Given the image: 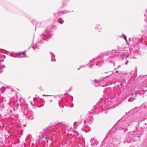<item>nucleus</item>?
<instances>
[{
    "label": "nucleus",
    "mask_w": 147,
    "mask_h": 147,
    "mask_svg": "<svg viewBox=\"0 0 147 147\" xmlns=\"http://www.w3.org/2000/svg\"><path fill=\"white\" fill-rule=\"evenodd\" d=\"M41 24V23H38L36 24V26H38V27L40 26V24Z\"/></svg>",
    "instance_id": "22"
},
{
    "label": "nucleus",
    "mask_w": 147,
    "mask_h": 147,
    "mask_svg": "<svg viewBox=\"0 0 147 147\" xmlns=\"http://www.w3.org/2000/svg\"><path fill=\"white\" fill-rule=\"evenodd\" d=\"M26 52V51H25L24 52H19L17 53V54L18 55V56H14L13 55H10L12 57L18 58H22L23 57H25V53Z\"/></svg>",
    "instance_id": "4"
},
{
    "label": "nucleus",
    "mask_w": 147,
    "mask_h": 147,
    "mask_svg": "<svg viewBox=\"0 0 147 147\" xmlns=\"http://www.w3.org/2000/svg\"><path fill=\"white\" fill-rule=\"evenodd\" d=\"M24 113V115L27 117L28 119L31 120L33 119V113L30 110H28V109H25Z\"/></svg>",
    "instance_id": "2"
},
{
    "label": "nucleus",
    "mask_w": 147,
    "mask_h": 147,
    "mask_svg": "<svg viewBox=\"0 0 147 147\" xmlns=\"http://www.w3.org/2000/svg\"><path fill=\"white\" fill-rule=\"evenodd\" d=\"M31 104L32 105H33V106H34V105L35 104V103H34V104H33V103H32V102H31Z\"/></svg>",
    "instance_id": "28"
},
{
    "label": "nucleus",
    "mask_w": 147,
    "mask_h": 147,
    "mask_svg": "<svg viewBox=\"0 0 147 147\" xmlns=\"http://www.w3.org/2000/svg\"><path fill=\"white\" fill-rule=\"evenodd\" d=\"M33 99L34 100H36V98H34Z\"/></svg>",
    "instance_id": "31"
},
{
    "label": "nucleus",
    "mask_w": 147,
    "mask_h": 147,
    "mask_svg": "<svg viewBox=\"0 0 147 147\" xmlns=\"http://www.w3.org/2000/svg\"><path fill=\"white\" fill-rule=\"evenodd\" d=\"M95 28L96 30L98 32L101 31L102 29V28L100 24H98L96 25V26L95 27Z\"/></svg>",
    "instance_id": "10"
},
{
    "label": "nucleus",
    "mask_w": 147,
    "mask_h": 147,
    "mask_svg": "<svg viewBox=\"0 0 147 147\" xmlns=\"http://www.w3.org/2000/svg\"><path fill=\"white\" fill-rule=\"evenodd\" d=\"M144 16H146V14H144Z\"/></svg>",
    "instance_id": "46"
},
{
    "label": "nucleus",
    "mask_w": 147,
    "mask_h": 147,
    "mask_svg": "<svg viewBox=\"0 0 147 147\" xmlns=\"http://www.w3.org/2000/svg\"><path fill=\"white\" fill-rule=\"evenodd\" d=\"M124 128V126H122L119 128V129H122Z\"/></svg>",
    "instance_id": "25"
},
{
    "label": "nucleus",
    "mask_w": 147,
    "mask_h": 147,
    "mask_svg": "<svg viewBox=\"0 0 147 147\" xmlns=\"http://www.w3.org/2000/svg\"><path fill=\"white\" fill-rule=\"evenodd\" d=\"M128 126V125H126V126Z\"/></svg>",
    "instance_id": "45"
},
{
    "label": "nucleus",
    "mask_w": 147,
    "mask_h": 147,
    "mask_svg": "<svg viewBox=\"0 0 147 147\" xmlns=\"http://www.w3.org/2000/svg\"><path fill=\"white\" fill-rule=\"evenodd\" d=\"M58 124L59 125L60 127L61 128H63L65 126V124H63V123H58Z\"/></svg>",
    "instance_id": "14"
},
{
    "label": "nucleus",
    "mask_w": 147,
    "mask_h": 147,
    "mask_svg": "<svg viewBox=\"0 0 147 147\" xmlns=\"http://www.w3.org/2000/svg\"><path fill=\"white\" fill-rule=\"evenodd\" d=\"M136 38H134L133 39V42H134L135 43H136L138 42L139 41H136Z\"/></svg>",
    "instance_id": "18"
},
{
    "label": "nucleus",
    "mask_w": 147,
    "mask_h": 147,
    "mask_svg": "<svg viewBox=\"0 0 147 147\" xmlns=\"http://www.w3.org/2000/svg\"><path fill=\"white\" fill-rule=\"evenodd\" d=\"M92 61V60H90V62H91Z\"/></svg>",
    "instance_id": "43"
},
{
    "label": "nucleus",
    "mask_w": 147,
    "mask_h": 147,
    "mask_svg": "<svg viewBox=\"0 0 147 147\" xmlns=\"http://www.w3.org/2000/svg\"><path fill=\"white\" fill-rule=\"evenodd\" d=\"M3 66L4 68L5 67V66L4 65H3Z\"/></svg>",
    "instance_id": "35"
},
{
    "label": "nucleus",
    "mask_w": 147,
    "mask_h": 147,
    "mask_svg": "<svg viewBox=\"0 0 147 147\" xmlns=\"http://www.w3.org/2000/svg\"><path fill=\"white\" fill-rule=\"evenodd\" d=\"M123 38L126 42H127V40L126 38V36L124 35Z\"/></svg>",
    "instance_id": "23"
},
{
    "label": "nucleus",
    "mask_w": 147,
    "mask_h": 147,
    "mask_svg": "<svg viewBox=\"0 0 147 147\" xmlns=\"http://www.w3.org/2000/svg\"><path fill=\"white\" fill-rule=\"evenodd\" d=\"M146 90H141L140 92V93L141 94H144L145 92H146Z\"/></svg>",
    "instance_id": "21"
},
{
    "label": "nucleus",
    "mask_w": 147,
    "mask_h": 147,
    "mask_svg": "<svg viewBox=\"0 0 147 147\" xmlns=\"http://www.w3.org/2000/svg\"><path fill=\"white\" fill-rule=\"evenodd\" d=\"M45 32L46 33H48V32H49V30H45Z\"/></svg>",
    "instance_id": "24"
},
{
    "label": "nucleus",
    "mask_w": 147,
    "mask_h": 147,
    "mask_svg": "<svg viewBox=\"0 0 147 147\" xmlns=\"http://www.w3.org/2000/svg\"><path fill=\"white\" fill-rule=\"evenodd\" d=\"M43 40H45V38H43Z\"/></svg>",
    "instance_id": "39"
},
{
    "label": "nucleus",
    "mask_w": 147,
    "mask_h": 147,
    "mask_svg": "<svg viewBox=\"0 0 147 147\" xmlns=\"http://www.w3.org/2000/svg\"><path fill=\"white\" fill-rule=\"evenodd\" d=\"M89 64V63L87 64L86 65H81L80 66V67H82V68H84L86 66H87Z\"/></svg>",
    "instance_id": "20"
},
{
    "label": "nucleus",
    "mask_w": 147,
    "mask_h": 147,
    "mask_svg": "<svg viewBox=\"0 0 147 147\" xmlns=\"http://www.w3.org/2000/svg\"><path fill=\"white\" fill-rule=\"evenodd\" d=\"M128 60H127L126 62H125V65H127L128 63Z\"/></svg>",
    "instance_id": "27"
},
{
    "label": "nucleus",
    "mask_w": 147,
    "mask_h": 147,
    "mask_svg": "<svg viewBox=\"0 0 147 147\" xmlns=\"http://www.w3.org/2000/svg\"><path fill=\"white\" fill-rule=\"evenodd\" d=\"M47 136L45 134V132L44 133H40L39 136L38 138V140H36L38 142L40 140H41L42 142H45V141H47L46 140Z\"/></svg>",
    "instance_id": "3"
},
{
    "label": "nucleus",
    "mask_w": 147,
    "mask_h": 147,
    "mask_svg": "<svg viewBox=\"0 0 147 147\" xmlns=\"http://www.w3.org/2000/svg\"><path fill=\"white\" fill-rule=\"evenodd\" d=\"M134 95H135V96L136 95V94L135 93L134 94Z\"/></svg>",
    "instance_id": "41"
},
{
    "label": "nucleus",
    "mask_w": 147,
    "mask_h": 147,
    "mask_svg": "<svg viewBox=\"0 0 147 147\" xmlns=\"http://www.w3.org/2000/svg\"><path fill=\"white\" fill-rule=\"evenodd\" d=\"M87 122V120H85L84 121V123H85V122Z\"/></svg>",
    "instance_id": "34"
},
{
    "label": "nucleus",
    "mask_w": 147,
    "mask_h": 147,
    "mask_svg": "<svg viewBox=\"0 0 147 147\" xmlns=\"http://www.w3.org/2000/svg\"><path fill=\"white\" fill-rule=\"evenodd\" d=\"M100 82L101 81H99L98 80H95L94 81V82H93V84L96 87H97L101 86L100 84Z\"/></svg>",
    "instance_id": "8"
},
{
    "label": "nucleus",
    "mask_w": 147,
    "mask_h": 147,
    "mask_svg": "<svg viewBox=\"0 0 147 147\" xmlns=\"http://www.w3.org/2000/svg\"><path fill=\"white\" fill-rule=\"evenodd\" d=\"M5 56L4 55H3L2 56V58H3L4 59H5Z\"/></svg>",
    "instance_id": "26"
},
{
    "label": "nucleus",
    "mask_w": 147,
    "mask_h": 147,
    "mask_svg": "<svg viewBox=\"0 0 147 147\" xmlns=\"http://www.w3.org/2000/svg\"><path fill=\"white\" fill-rule=\"evenodd\" d=\"M50 53H51V60L52 61H56V60H55V59L54 54L53 53H52L51 52H50Z\"/></svg>",
    "instance_id": "12"
},
{
    "label": "nucleus",
    "mask_w": 147,
    "mask_h": 147,
    "mask_svg": "<svg viewBox=\"0 0 147 147\" xmlns=\"http://www.w3.org/2000/svg\"><path fill=\"white\" fill-rule=\"evenodd\" d=\"M145 44L146 45H147V42H145Z\"/></svg>",
    "instance_id": "37"
},
{
    "label": "nucleus",
    "mask_w": 147,
    "mask_h": 147,
    "mask_svg": "<svg viewBox=\"0 0 147 147\" xmlns=\"http://www.w3.org/2000/svg\"><path fill=\"white\" fill-rule=\"evenodd\" d=\"M115 72L116 73H119V74H121L123 73V72L121 71H119L118 70H116Z\"/></svg>",
    "instance_id": "19"
},
{
    "label": "nucleus",
    "mask_w": 147,
    "mask_h": 147,
    "mask_svg": "<svg viewBox=\"0 0 147 147\" xmlns=\"http://www.w3.org/2000/svg\"><path fill=\"white\" fill-rule=\"evenodd\" d=\"M133 95H134V94H131V95L132 96H133Z\"/></svg>",
    "instance_id": "44"
},
{
    "label": "nucleus",
    "mask_w": 147,
    "mask_h": 147,
    "mask_svg": "<svg viewBox=\"0 0 147 147\" xmlns=\"http://www.w3.org/2000/svg\"><path fill=\"white\" fill-rule=\"evenodd\" d=\"M135 99V97H130L128 101L129 102H131Z\"/></svg>",
    "instance_id": "16"
},
{
    "label": "nucleus",
    "mask_w": 147,
    "mask_h": 147,
    "mask_svg": "<svg viewBox=\"0 0 147 147\" xmlns=\"http://www.w3.org/2000/svg\"><path fill=\"white\" fill-rule=\"evenodd\" d=\"M92 66V65H89V67H91V66Z\"/></svg>",
    "instance_id": "30"
},
{
    "label": "nucleus",
    "mask_w": 147,
    "mask_h": 147,
    "mask_svg": "<svg viewBox=\"0 0 147 147\" xmlns=\"http://www.w3.org/2000/svg\"><path fill=\"white\" fill-rule=\"evenodd\" d=\"M36 102H37L38 104L39 105L38 106V107H41L44 105L45 102L43 100L41 99L38 100Z\"/></svg>",
    "instance_id": "6"
},
{
    "label": "nucleus",
    "mask_w": 147,
    "mask_h": 147,
    "mask_svg": "<svg viewBox=\"0 0 147 147\" xmlns=\"http://www.w3.org/2000/svg\"><path fill=\"white\" fill-rule=\"evenodd\" d=\"M64 22V21L62 20V19L60 18H59L57 20V22L58 23H60L61 24H62Z\"/></svg>",
    "instance_id": "15"
},
{
    "label": "nucleus",
    "mask_w": 147,
    "mask_h": 147,
    "mask_svg": "<svg viewBox=\"0 0 147 147\" xmlns=\"http://www.w3.org/2000/svg\"><path fill=\"white\" fill-rule=\"evenodd\" d=\"M43 42H42V40H41L39 42V43H43Z\"/></svg>",
    "instance_id": "29"
},
{
    "label": "nucleus",
    "mask_w": 147,
    "mask_h": 147,
    "mask_svg": "<svg viewBox=\"0 0 147 147\" xmlns=\"http://www.w3.org/2000/svg\"><path fill=\"white\" fill-rule=\"evenodd\" d=\"M115 56V55L111 51L102 53L98 58L93 59V60H94V65L95 63L96 65H98L104 63V61L109 63H113L114 62L113 58Z\"/></svg>",
    "instance_id": "1"
},
{
    "label": "nucleus",
    "mask_w": 147,
    "mask_h": 147,
    "mask_svg": "<svg viewBox=\"0 0 147 147\" xmlns=\"http://www.w3.org/2000/svg\"><path fill=\"white\" fill-rule=\"evenodd\" d=\"M1 61H4V60H1Z\"/></svg>",
    "instance_id": "42"
},
{
    "label": "nucleus",
    "mask_w": 147,
    "mask_h": 147,
    "mask_svg": "<svg viewBox=\"0 0 147 147\" xmlns=\"http://www.w3.org/2000/svg\"><path fill=\"white\" fill-rule=\"evenodd\" d=\"M115 102L112 101H108L107 102L105 103V104L107 105L109 107H111V108H114L115 106L113 107V105H114ZM116 105L115 106H116Z\"/></svg>",
    "instance_id": "5"
},
{
    "label": "nucleus",
    "mask_w": 147,
    "mask_h": 147,
    "mask_svg": "<svg viewBox=\"0 0 147 147\" xmlns=\"http://www.w3.org/2000/svg\"><path fill=\"white\" fill-rule=\"evenodd\" d=\"M33 49L36 51H38V49H39L38 45L37 44H35L32 46Z\"/></svg>",
    "instance_id": "11"
},
{
    "label": "nucleus",
    "mask_w": 147,
    "mask_h": 147,
    "mask_svg": "<svg viewBox=\"0 0 147 147\" xmlns=\"http://www.w3.org/2000/svg\"><path fill=\"white\" fill-rule=\"evenodd\" d=\"M129 53L127 51H125L122 53L121 54V56L123 58H126L128 57Z\"/></svg>",
    "instance_id": "9"
},
{
    "label": "nucleus",
    "mask_w": 147,
    "mask_h": 147,
    "mask_svg": "<svg viewBox=\"0 0 147 147\" xmlns=\"http://www.w3.org/2000/svg\"><path fill=\"white\" fill-rule=\"evenodd\" d=\"M52 101V100H51L50 101V102H51Z\"/></svg>",
    "instance_id": "38"
},
{
    "label": "nucleus",
    "mask_w": 147,
    "mask_h": 147,
    "mask_svg": "<svg viewBox=\"0 0 147 147\" xmlns=\"http://www.w3.org/2000/svg\"><path fill=\"white\" fill-rule=\"evenodd\" d=\"M144 28L146 29V31H144V30H142V33H145L144 35L145 36H146L147 37V27H146V26H144Z\"/></svg>",
    "instance_id": "13"
},
{
    "label": "nucleus",
    "mask_w": 147,
    "mask_h": 147,
    "mask_svg": "<svg viewBox=\"0 0 147 147\" xmlns=\"http://www.w3.org/2000/svg\"><path fill=\"white\" fill-rule=\"evenodd\" d=\"M113 72H111V71H110L109 72H105V73H107L108 74V75L106 77H108L112 75L113 74Z\"/></svg>",
    "instance_id": "17"
},
{
    "label": "nucleus",
    "mask_w": 147,
    "mask_h": 147,
    "mask_svg": "<svg viewBox=\"0 0 147 147\" xmlns=\"http://www.w3.org/2000/svg\"><path fill=\"white\" fill-rule=\"evenodd\" d=\"M43 96H48V95H44V94H43Z\"/></svg>",
    "instance_id": "33"
},
{
    "label": "nucleus",
    "mask_w": 147,
    "mask_h": 147,
    "mask_svg": "<svg viewBox=\"0 0 147 147\" xmlns=\"http://www.w3.org/2000/svg\"><path fill=\"white\" fill-rule=\"evenodd\" d=\"M121 48H119L117 50L115 51L114 50H112L111 51L112 52H113V54H115L116 56L118 55V53H121V51H122L121 50Z\"/></svg>",
    "instance_id": "7"
},
{
    "label": "nucleus",
    "mask_w": 147,
    "mask_h": 147,
    "mask_svg": "<svg viewBox=\"0 0 147 147\" xmlns=\"http://www.w3.org/2000/svg\"><path fill=\"white\" fill-rule=\"evenodd\" d=\"M120 66H121V65H119V66H118L117 67H120Z\"/></svg>",
    "instance_id": "40"
},
{
    "label": "nucleus",
    "mask_w": 147,
    "mask_h": 147,
    "mask_svg": "<svg viewBox=\"0 0 147 147\" xmlns=\"http://www.w3.org/2000/svg\"><path fill=\"white\" fill-rule=\"evenodd\" d=\"M77 123V122H75V123H74V126L75 125V124H76V123Z\"/></svg>",
    "instance_id": "32"
},
{
    "label": "nucleus",
    "mask_w": 147,
    "mask_h": 147,
    "mask_svg": "<svg viewBox=\"0 0 147 147\" xmlns=\"http://www.w3.org/2000/svg\"><path fill=\"white\" fill-rule=\"evenodd\" d=\"M80 68H81V67H80L79 68H78V70H79V69H80Z\"/></svg>",
    "instance_id": "36"
}]
</instances>
